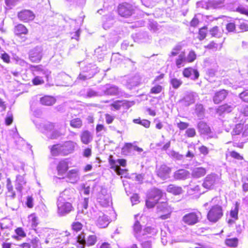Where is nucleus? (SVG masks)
Returning a JSON list of instances; mask_svg holds the SVG:
<instances>
[{
    "instance_id": "nucleus-1",
    "label": "nucleus",
    "mask_w": 248,
    "mask_h": 248,
    "mask_svg": "<svg viewBox=\"0 0 248 248\" xmlns=\"http://www.w3.org/2000/svg\"><path fill=\"white\" fill-rule=\"evenodd\" d=\"M77 146L76 142L71 140L67 141L53 145L50 148V151L53 156L67 155L73 153Z\"/></svg>"
},
{
    "instance_id": "nucleus-2",
    "label": "nucleus",
    "mask_w": 248,
    "mask_h": 248,
    "mask_svg": "<svg viewBox=\"0 0 248 248\" xmlns=\"http://www.w3.org/2000/svg\"><path fill=\"white\" fill-rule=\"evenodd\" d=\"M78 248H84L85 246H92L97 241V237L95 235H90L86 238V234L82 232L77 236Z\"/></svg>"
},
{
    "instance_id": "nucleus-3",
    "label": "nucleus",
    "mask_w": 248,
    "mask_h": 248,
    "mask_svg": "<svg viewBox=\"0 0 248 248\" xmlns=\"http://www.w3.org/2000/svg\"><path fill=\"white\" fill-rule=\"evenodd\" d=\"M162 196V191L157 188L151 189L147 195L146 201V206L150 208L153 207Z\"/></svg>"
},
{
    "instance_id": "nucleus-4",
    "label": "nucleus",
    "mask_w": 248,
    "mask_h": 248,
    "mask_svg": "<svg viewBox=\"0 0 248 248\" xmlns=\"http://www.w3.org/2000/svg\"><path fill=\"white\" fill-rule=\"evenodd\" d=\"M223 209L222 206L216 205L212 206L207 214L208 220L213 223L217 222L223 216Z\"/></svg>"
},
{
    "instance_id": "nucleus-5",
    "label": "nucleus",
    "mask_w": 248,
    "mask_h": 248,
    "mask_svg": "<svg viewBox=\"0 0 248 248\" xmlns=\"http://www.w3.org/2000/svg\"><path fill=\"white\" fill-rule=\"evenodd\" d=\"M99 70L95 65L89 64L85 66L78 76V78L82 80H85L93 78Z\"/></svg>"
},
{
    "instance_id": "nucleus-6",
    "label": "nucleus",
    "mask_w": 248,
    "mask_h": 248,
    "mask_svg": "<svg viewBox=\"0 0 248 248\" xmlns=\"http://www.w3.org/2000/svg\"><path fill=\"white\" fill-rule=\"evenodd\" d=\"M109 163L111 166V168L113 169L118 175H123L126 172V170L122 169L120 166L125 167L126 164V161L124 159H119L114 160L113 159L112 155L109 156Z\"/></svg>"
},
{
    "instance_id": "nucleus-7",
    "label": "nucleus",
    "mask_w": 248,
    "mask_h": 248,
    "mask_svg": "<svg viewBox=\"0 0 248 248\" xmlns=\"http://www.w3.org/2000/svg\"><path fill=\"white\" fill-rule=\"evenodd\" d=\"M57 213L60 216H64L70 213L74 209L70 202L57 200Z\"/></svg>"
},
{
    "instance_id": "nucleus-8",
    "label": "nucleus",
    "mask_w": 248,
    "mask_h": 248,
    "mask_svg": "<svg viewBox=\"0 0 248 248\" xmlns=\"http://www.w3.org/2000/svg\"><path fill=\"white\" fill-rule=\"evenodd\" d=\"M220 177L217 174L211 173L204 178L202 186L206 189H211L218 184L220 182Z\"/></svg>"
},
{
    "instance_id": "nucleus-9",
    "label": "nucleus",
    "mask_w": 248,
    "mask_h": 248,
    "mask_svg": "<svg viewBox=\"0 0 248 248\" xmlns=\"http://www.w3.org/2000/svg\"><path fill=\"white\" fill-rule=\"evenodd\" d=\"M156 212L160 215L159 218L162 219H165L170 217V214L171 212V208L167 202H162L157 204Z\"/></svg>"
},
{
    "instance_id": "nucleus-10",
    "label": "nucleus",
    "mask_w": 248,
    "mask_h": 248,
    "mask_svg": "<svg viewBox=\"0 0 248 248\" xmlns=\"http://www.w3.org/2000/svg\"><path fill=\"white\" fill-rule=\"evenodd\" d=\"M95 221L97 226L99 228H105L109 223V218L103 212L99 211L95 215Z\"/></svg>"
},
{
    "instance_id": "nucleus-11",
    "label": "nucleus",
    "mask_w": 248,
    "mask_h": 248,
    "mask_svg": "<svg viewBox=\"0 0 248 248\" xmlns=\"http://www.w3.org/2000/svg\"><path fill=\"white\" fill-rule=\"evenodd\" d=\"M200 213L192 212L186 214L183 217V221L187 225H193L197 223L199 221Z\"/></svg>"
},
{
    "instance_id": "nucleus-12",
    "label": "nucleus",
    "mask_w": 248,
    "mask_h": 248,
    "mask_svg": "<svg viewBox=\"0 0 248 248\" xmlns=\"http://www.w3.org/2000/svg\"><path fill=\"white\" fill-rule=\"evenodd\" d=\"M171 169L165 164L156 166V172L157 176L162 180L169 178Z\"/></svg>"
},
{
    "instance_id": "nucleus-13",
    "label": "nucleus",
    "mask_w": 248,
    "mask_h": 248,
    "mask_svg": "<svg viewBox=\"0 0 248 248\" xmlns=\"http://www.w3.org/2000/svg\"><path fill=\"white\" fill-rule=\"evenodd\" d=\"M102 95H117L120 93L119 88L114 85L106 84L102 87Z\"/></svg>"
},
{
    "instance_id": "nucleus-14",
    "label": "nucleus",
    "mask_w": 248,
    "mask_h": 248,
    "mask_svg": "<svg viewBox=\"0 0 248 248\" xmlns=\"http://www.w3.org/2000/svg\"><path fill=\"white\" fill-rule=\"evenodd\" d=\"M133 7L132 5L125 3L119 5L118 7L119 14L123 17H128L132 15L133 12Z\"/></svg>"
},
{
    "instance_id": "nucleus-15",
    "label": "nucleus",
    "mask_w": 248,
    "mask_h": 248,
    "mask_svg": "<svg viewBox=\"0 0 248 248\" xmlns=\"http://www.w3.org/2000/svg\"><path fill=\"white\" fill-rule=\"evenodd\" d=\"M75 192L74 189H65L60 193L58 200H62V201L64 202H70L71 203L75 198Z\"/></svg>"
},
{
    "instance_id": "nucleus-16",
    "label": "nucleus",
    "mask_w": 248,
    "mask_h": 248,
    "mask_svg": "<svg viewBox=\"0 0 248 248\" xmlns=\"http://www.w3.org/2000/svg\"><path fill=\"white\" fill-rule=\"evenodd\" d=\"M43 56V48L41 46H36L30 52L29 57L32 62H39Z\"/></svg>"
},
{
    "instance_id": "nucleus-17",
    "label": "nucleus",
    "mask_w": 248,
    "mask_h": 248,
    "mask_svg": "<svg viewBox=\"0 0 248 248\" xmlns=\"http://www.w3.org/2000/svg\"><path fill=\"white\" fill-rule=\"evenodd\" d=\"M183 75L184 77L189 78L194 80L197 79L199 77L198 70L192 67L185 68L183 71Z\"/></svg>"
},
{
    "instance_id": "nucleus-18",
    "label": "nucleus",
    "mask_w": 248,
    "mask_h": 248,
    "mask_svg": "<svg viewBox=\"0 0 248 248\" xmlns=\"http://www.w3.org/2000/svg\"><path fill=\"white\" fill-rule=\"evenodd\" d=\"M34 14L30 10H24L18 14V18L24 22L32 20L34 18Z\"/></svg>"
},
{
    "instance_id": "nucleus-19",
    "label": "nucleus",
    "mask_w": 248,
    "mask_h": 248,
    "mask_svg": "<svg viewBox=\"0 0 248 248\" xmlns=\"http://www.w3.org/2000/svg\"><path fill=\"white\" fill-rule=\"evenodd\" d=\"M66 177L72 183L77 182L80 179L79 170L74 169L69 170L66 174Z\"/></svg>"
},
{
    "instance_id": "nucleus-20",
    "label": "nucleus",
    "mask_w": 248,
    "mask_h": 248,
    "mask_svg": "<svg viewBox=\"0 0 248 248\" xmlns=\"http://www.w3.org/2000/svg\"><path fill=\"white\" fill-rule=\"evenodd\" d=\"M93 134L89 130H84L80 135L81 142L86 145L91 142L93 140Z\"/></svg>"
},
{
    "instance_id": "nucleus-21",
    "label": "nucleus",
    "mask_w": 248,
    "mask_h": 248,
    "mask_svg": "<svg viewBox=\"0 0 248 248\" xmlns=\"http://www.w3.org/2000/svg\"><path fill=\"white\" fill-rule=\"evenodd\" d=\"M140 217L139 214L135 215V223L133 225V230L135 237L140 240V232H141V225L140 224L139 219Z\"/></svg>"
},
{
    "instance_id": "nucleus-22",
    "label": "nucleus",
    "mask_w": 248,
    "mask_h": 248,
    "mask_svg": "<svg viewBox=\"0 0 248 248\" xmlns=\"http://www.w3.org/2000/svg\"><path fill=\"white\" fill-rule=\"evenodd\" d=\"M68 169V163L67 159L60 161L57 167V170L59 175L63 176Z\"/></svg>"
},
{
    "instance_id": "nucleus-23",
    "label": "nucleus",
    "mask_w": 248,
    "mask_h": 248,
    "mask_svg": "<svg viewBox=\"0 0 248 248\" xmlns=\"http://www.w3.org/2000/svg\"><path fill=\"white\" fill-rule=\"evenodd\" d=\"M196 96V93H190L186 94L183 99L180 101V102L183 105L187 107L194 103Z\"/></svg>"
},
{
    "instance_id": "nucleus-24",
    "label": "nucleus",
    "mask_w": 248,
    "mask_h": 248,
    "mask_svg": "<svg viewBox=\"0 0 248 248\" xmlns=\"http://www.w3.org/2000/svg\"><path fill=\"white\" fill-rule=\"evenodd\" d=\"M207 172L205 168L202 167H196L192 170L191 176L193 178L198 179L203 177Z\"/></svg>"
},
{
    "instance_id": "nucleus-25",
    "label": "nucleus",
    "mask_w": 248,
    "mask_h": 248,
    "mask_svg": "<svg viewBox=\"0 0 248 248\" xmlns=\"http://www.w3.org/2000/svg\"><path fill=\"white\" fill-rule=\"evenodd\" d=\"M235 107L233 104H226L219 106L217 109V113L219 115H221L223 113H229L231 112Z\"/></svg>"
},
{
    "instance_id": "nucleus-26",
    "label": "nucleus",
    "mask_w": 248,
    "mask_h": 248,
    "mask_svg": "<svg viewBox=\"0 0 248 248\" xmlns=\"http://www.w3.org/2000/svg\"><path fill=\"white\" fill-rule=\"evenodd\" d=\"M228 93L225 90H220L217 92L213 97V101L215 104H219L225 99Z\"/></svg>"
},
{
    "instance_id": "nucleus-27",
    "label": "nucleus",
    "mask_w": 248,
    "mask_h": 248,
    "mask_svg": "<svg viewBox=\"0 0 248 248\" xmlns=\"http://www.w3.org/2000/svg\"><path fill=\"white\" fill-rule=\"evenodd\" d=\"M26 184V181L23 175H18L16 176L15 182V187L18 191L21 192Z\"/></svg>"
},
{
    "instance_id": "nucleus-28",
    "label": "nucleus",
    "mask_w": 248,
    "mask_h": 248,
    "mask_svg": "<svg viewBox=\"0 0 248 248\" xmlns=\"http://www.w3.org/2000/svg\"><path fill=\"white\" fill-rule=\"evenodd\" d=\"M188 171L186 170H179L175 172L174 178L177 180H185L189 176Z\"/></svg>"
},
{
    "instance_id": "nucleus-29",
    "label": "nucleus",
    "mask_w": 248,
    "mask_h": 248,
    "mask_svg": "<svg viewBox=\"0 0 248 248\" xmlns=\"http://www.w3.org/2000/svg\"><path fill=\"white\" fill-rule=\"evenodd\" d=\"M157 232V230L153 227L148 226L146 227L143 232L142 236L144 238H145V236L147 237H152V236L155 235Z\"/></svg>"
},
{
    "instance_id": "nucleus-30",
    "label": "nucleus",
    "mask_w": 248,
    "mask_h": 248,
    "mask_svg": "<svg viewBox=\"0 0 248 248\" xmlns=\"http://www.w3.org/2000/svg\"><path fill=\"white\" fill-rule=\"evenodd\" d=\"M199 131L202 134H208L211 132L210 127L203 121H200L198 124Z\"/></svg>"
},
{
    "instance_id": "nucleus-31",
    "label": "nucleus",
    "mask_w": 248,
    "mask_h": 248,
    "mask_svg": "<svg viewBox=\"0 0 248 248\" xmlns=\"http://www.w3.org/2000/svg\"><path fill=\"white\" fill-rule=\"evenodd\" d=\"M131 150L135 151L139 153L143 151L142 148L137 146H133L131 143L125 144L124 146L122 148L123 152L125 154L129 153Z\"/></svg>"
},
{
    "instance_id": "nucleus-32",
    "label": "nucleus",
    "mask_w": 248,
    "mask_h": 248,
    "mask_svg": "<svg viewBox=\"0 0 248 248\" xmlns=\"http://www.w3.org/2000/svg\"><path fill=\"white\" fill-rule=\"evenodd\" d=\"M186 62V56L185 52H181L175 59V64L177 68H180L185 65Z\"/></svg>"
},
{
    "instance_id": "nucleus-33",
    "label": "nucleus",
    "mask_w": 248,
    "mask_h": 248,
    "mask_svg": "<svg viewBox=\"0 0 248 248\" xmlns=\"http://www.w3.org/2000/svg\"><path fill=\"white\" fill-rule=\"evenodd\" d=\"M98 201L100 204L103 207L109 206L111 203V199L110 195H107L106 196L98 197Z\"/></svg>"
},
{
    "instance_id": "nucleus-34",
    "label": "nucleus",
    "mask_w": 248,
    "mask_h": 248,
    "mask_svg": "<svg viewBox=\"0 0 248 248\" xmlns=\"http://www.w3.org/2000/svg\"><path fill=\"white\" fill-rule=\"evenodd\" d=\"M41 127V125H40V127H38V128L42 133H45L47 136L54 129V125L52 123H47L43 124L42 127Z\"/></svg>"
},
{
    "instance_id": "nucleus-35",
    "label": "nucleus",
    "mask_w": 248,
    "mask_h": 248,
    "mask_svg": "<svg viewBox=\"0 0 248 248\" xmlns=\"http://www.w3.org/2000/svg\"><path fill=\"white\" fill-rule=\"evenodd\" d=\"M167 191L175 195H179L183 192V189L181 187L174 185L168 186Z\"/></svg>"
},
{
    "instance_id": "nucleus-36",
    "label": "nucleus",
    "mask_w": 248,
    "mask_h": 248,
    "mask_svg": "<svg viewBox=\"0 0 248 248\" xmlns=\"http://www.w3.org/2000/svg\"><path fill=\"white\" fill-rule=\"evenodd\" d=\"M40 102L43 105L51 106L55 102V99L50 96H45L40 98Z\"/></svg>"
},
{
    "instance_id": "nucleus-37",
    "label": "nucleus",
    "mask_w": 248,
    "mask_h": 248,
    "mask_svg": "<svg viewBox=\"0 0 248 248\" xmlns=\"http://www.w3.org/2000/svg\"><path fill=\"white\" fill-rule=\"evenodd\" d=\"M14 32L16 35L26 34L28 33V30L25 26L20 24L15 27Z\"/></svg>"
},
{
    "instance_id": "nucleus-38",
    "label": "nucleus",
    "mask_w": 248,
    "mask_h": 248,
    "mask_svg": "<svg viewBox=\"0 0 248 248\" xmlns=\"http://www.w3.org/2000/svg\"><path fill=\"white\" fill-rule=\"evenodd\" d=\"M35 68V71L38 72L39 74L45 75L47 79L48 78V77L51 73L48 70L43 68L42 66H37Z\"/></svg>"
},
{
    "instance_id": "nucleus-39",
    "label": "nucleus",
    "mask_w": 248,
    "mask_h": 248,
    "mask_svg": "<svg viewBox=\"0 0 248 248\" xmlns=\"http://www.w3.org/2000/svg\"><path fill=\"white\" fill-rule=\"evenodd\" d=\"M195 113L197 116L200 118L202 119L204 116V109L203 106L202 104H197L196 106Z\"/></svg>"
},
{
    "instance_id": "nucleus-40",
    "label": "nucleus",
    "mask_w": 248,
    "mask_h": 248,
    "mask_svg": "<svg viewBox=\"0 0 248 248\" xmlns=\"http://www.w3.org/2000/svg\"><path fill=\"white\" fill-rule=\"evenodd\" d=\"M238 240L237 238H227L225 240L226 245L230 247H236L238 245Z\"/></svg>"
},
{
    "instance_id": "nucleus-41",
    "label": "nucleus",
    "mask_w": 248,
    "mask_h": 248,
    "mask_svg": "<svg viewBox=\"0 0 248 248\" xmlns=\"http://www.w3.org/2000/svg\"><path fill=\"white\" fill-rule=\"evenodd\" d=\"M70 124L73 128H80L82 125V122L80 118H77L72 119Z\"/></svg>"
},
{
    "instance_id": "nucleus-42",
    "label": "nucleus",
    "mask_w": 248,
    "mask_h": 248,
    "mask_svg": "<svg viewBox=\"0 0 248 248\" xmlns=\"http://www.w3.org/2000/svg\"><path fill=\"white\" fill-rule=\"evenodd\" d=\"M239 203L237 202H235L234 209H232L230 212L231 217L235 220L238 219V213L239 210Z\"/></svg>"
},
{
    "instance_id": "nucleus-43",
    "label": "nucleus",
    "mask_w": 248,
    "mask_h": 248,
    "mask_svg": "<svg viewBox=\"0 0 248 248\" xmlns=\"http://www.w3.org/2000/svg\"><path fill=\"white\" fill-rule=\"evenodd\" d=\"M29 221L32 229H34L38 225V219L34 214L29 216Z\"/></svg>"
},
{
    "instance_id": "nucleus-44",
    "label": "nucleus",
    "mask_w": 248,
    "mask_h": 248,
    "mask_svg": "<svg viewBox=\"0 0 248 248\" xmlns=\"http://www.w3.org/2000/svg\"><path fill=\"white\" fill-rule=\"evenodd\" d=\"M139 84V81L137 77H133L130 79L127 83V87L131 89L133 87L136 86Z\"/></svg>"
},
{
    "instance_id": "nucleus-45",
    "label": "nucleus",
    "mask_w": 248,
    "mask_h": 248,
    "mask_svg": "<svg viewBox=\"0 0 248 248\" xmlns=\"http://www.w3.org/2000/svg\"><path fill=\"white\" fill-rule=\"evenodd\" d=\"M86 96L89 98L100 96H102V93L96 92L92 89H89L87 91Z\"/></svg>"
},
{
    "instance_id": "nucleus-46",
    "label": "nucleus",
    "mask_w": 248,
    "mask_h": 248,
    "mask_svg": "<svg viewBox=\"0 0 248 248\" xmlns=\"http://www.w3.org/2000/svg\"><path fill=\"white\" fill-rule=\"evenodd\" d=\"M170 82L172 87L174 89L178 88L182 84V80L176 78L171 79Z\"/></svg>"
},
{
    "instance_id": "nucleus-47",
    "label": "nucleus",
    "mask_w": 248,
    "mask_h": 248,
    "mask_svg": "<svg viewBox=\"0 0 248 248\" xmlns=\"http://www.w3.org/2000/svg\"><path fill=\"white\" fill-rule=\"evenodd\" d=\"M182 49V46L180 45H177L175 46L172 49L170 54L169 55L170 57L175 56L177 55L181 50Z\"/></svg>"
},
{
    "instance_id": "nucleus-48",
    "label": "nucleus",
    "mask_w": 248,
    "mask_h": 248,
    "mask_svg": "<svg viewBox=\"0 0 248 248\" xmlns=\"http://www.w3.org/2000/svg\"><path fill=\"white\" fill-rule=\"evenodd\" d=\"M82 227V224L78 221L74 222L72 224V228L73 230L77 232L80 231Z\"/></svg>"
},
{
    "instance_id": "nucleus-49",
    "label": "nucleus",
    "mask_w": 248,
    "mask_h": 248,
    "mask_svg": "<svg viewBox=\"0 0 248 248\" xmlns=\"http://www.w3.org/2000/svg\"><path fill=\"white\" fill-rule=\"evenodd\" d=\"M196 59V55L194 51H190L186 57V61L187 62H192Z\"/></svg>"
},
{
    "instance_id": "nucleus-50",
    "label": "nucleus",
    "mask_w": 248,
    "mask_h": 248,
    "mask_svg": "<svg viewBox=\"0 0 248 248\" xmlns=\"http://www.w3.org/2000/svg\"><path fill=\"white\" fill-rule=\"evenodd\" d=\"M243 129V125L241 124H237L235 125V128L233 129L232 132V135H237L240 134Z\"/></svg>"
},
{
    "instance_id": "nucleus-51",
    "label": "nucleus",
    "mask_w": 248,
    "mask_h": 248,
    "mask_svg": "<svg viewBox=\"0 0 248 248\" xmlns=\"http://www.w3.org/2000/svg\"><path fill=\"white\" fill-rule=\"evenodd\" d=\"M62 135V134L60 132L57 130L52 131L51 133L47 134V137L51 139H55Z\"/></svg>"
},
{
    "instance_id": "nucleus-52",
    "label": "nucleus",
    "mask_w": 248,
    "mask_h": 248,
    "mask_svg": "<svg viewBox=\"0 0 248 248\" xmlns=\"http://www.w3.org/2000/svg\"><path fill=\"white\" fill-rule=\"evenodd\" d=\"M239 96L243 101L248 103V89L240 93Z\"/></svg>"
},
{
    "instance_id": "nucleus-53",
    "label": "nucleus",
    "mask_w": 248,
    "mask_h": 248,
    "mask_svg": "<svg viewBox=\"0 0 248 248\" xmlns=\"http://www.w3.org/2000/svg\"><path fill=\"white\" fill-rule=\"evenodd\" d=\"M163 87L159 85H157L154 87H153L150 90V93H154V94H157L161 92L162 91Z\"/></svg>"
},
{
    "instance_id": "nucleus-54",
    "label": "nucleus",
    "mask_w": 248,
    "mask_h": 248,
    "mask_svg": "<svg viewBox=\"0 0 248 248\" xmlns=\"http://www.w3.org/2000/svg\"><path fill=\"white\" fill-rule=\"evenodd\" d=\"M31 242L33 248H39L41 246L39 239L37 237L33 238Z\"/></svg>"
},
{
    "instance_id": "nucleus-55",
    "label": "nucleus",
    "mask_w": 248,
    "mask_h": 248,
    "mask_svg": "<svg viewBox=\"0 0 248 248\" xmlns=\"http://www.w3.org/2000/svg\"><path fill=\"white\" fill-rule=\"evenodd\" d=\"M206 47L209 49H212L216 50L218 49V48H219V49H220L221 47V46L220 44L218 45L217 44L215 43L214 42H212L207 46Z\"/></svg>"
},
{
    "instance_id": "nucleus-56",
    "label": "nucleus",
    "mask_w": 248,
    "mask_h": 248,
    "mask_svg": "<svg viewBox=\"0 0 248 248\" xmlns=\"http://www.w3.org/2000/svg\"><path fill=\"white\" fill-rule=\"evenodd\" d=\"M13 121V117L11 112H8L6 118H5V124L7 125H10Z\"/></svg>"
},
{
    "instance_id": "nucleus-57",
    "label": "nucleus",
    "mask_w": 248,
    "mask_h": 248,
    "mask_svg": "<svg viewBox=\"0 0 248 248\" xmlns=\"http://www.w3.org/2000/svg\"><path fill=\"white\" fill-rule=\"evenodd\" d=\"M196 133L195 129L193 128H188L186 131V135L189 138L194 137Z\"/></svg>"
},
{
    "instance_id": "nucleus-58",
    "label": "nucleus",
    "mask_w": 248,
    "mask_h": 248,
    "mask_svg": "<svg viewBox=\"0 0 248 248\" xmlns=\"http://www.w3.org/2000/svg\"><path fill=\"white\" fill-rule=\"evenodd\" d=\"M189 126V124L187 123L180 122L177 123V126L181 130H183L186 129Z\"/></svg>"
},
{
    "instance_id": "nucleus-59",
    "label": "nucleus",
    "mask_w": 248,
    "mask_h": 248,
    "mask_svg": "<svg viewBox=\"0 0 248 248\" xmlns=\"http://www.w3.org/2000/svg\"><path fill=\"white\" fill-rule=\"evenodd\" d=\"M230 155L231 157L236 159L237 160H243L244 158L242 156H241L239 153L235 151H232L230 153Z\"/></svg>"
},
{
    "instance_id": "nucleus-60",
    "label": "nucleus",
    "mask_w": 248,
    "mask_h": 248,
    "mask_svg": "<svg viewBox=\"0 0 248 248\" xmlns=\"http://www.w3.org/2000/svg\"><path fill=\"white\" fill-rule=\"evenodd\" d=\"M32 82L34 85H38L43 84L44 81L41 77L37 76L32 80Z\"/></svg>"
},
{
    "instance_id": "nucleus-61",
    "label": "nucleus",
    "mask_w": 248,
    "mask_h": 248,
    "mask_svg": "<svg viewBox=\"0 0 248 248\" xmlns=\"http://www.w3.org/2000/svg\"><path fill=\"white\" fill-rule=\"evenodd\" d=\"M15 232L17 235L20 236L21 237H25L26 234L22 228H17L15 230Z\"/></svg>"
},
{
    "instance_id": "nucleus-62",
    "label": "nucleus",
    "mask_w": 248,
    "mask_h": 248,
    "mask_svg": "<svg viewBox=\"0 0 248 248\" xmlns=\"http://www.w3.org/2000/svg\"><path fill=\"white\" fill-rule=\"evenodd\" d=\"M141 244L142 248H152L151 239L144 241H142Z\"/></svg>"
},
{
    "instance_id": "nucleus-63",
    "label": "nucleus",
    "mask_w": 248,
    "mask_h": 248,
    "mask_svg": "<svg viewBox=\"0 0 248 248\" xmlns=\"http://www.w3.org/2000/svg\"><path fill=\"white\" fill-rule=\"evenodd\" d=\"M239 28L242 31H248V24L246 22H240Z\"/></svg>"
},
{
    "instance_id": "nucleus-64",
    "label": "nucleus",
    "mask_w": 248,
    "mask_h": 248,
    "mask_svg": "<svg viewBox=\"0 0 248 248\" xmlns=\"http://www.w3.org/2000/svg\"><path fill=\"white\" fill-rule=\"evenodd\" d=\"M199 150L200 153L204 155H207L209 153V150L208 148L203 145L199 147Z\"/></svg>"
}]
</instances>
